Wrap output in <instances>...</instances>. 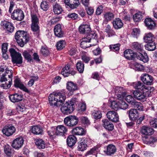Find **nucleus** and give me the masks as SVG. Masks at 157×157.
<instances>
[{"label":"nucleus","instance_id":"680f3d73","mask_svg":"<svg viewBox=\"0 0 157 157\" xmlns=\"http://www.w3.org/2000/svg\"><path fill=\"white\" fill-rule=\"evenodd\" d=\"M140 34L139 29L137 28H134L133 29L132 33V35L134 37H137Z\"/></svg>","mask_w":157,"mask_h":157},{"label":"nucleus","instance_id":"bb28decb","mask_svg":"<svg viewBox=\"0 0 157 157\" xmlns=\"http://www.w3.org/2000/svg\"><path fill=\"white\" fill-rule=\"evenodd\" d=\"M52 7L53 11L55 14L58 15L61 13L63 9L60 5L56 2L53 4Z\"/></svg>","mask_w":157,"mask_h":157},{"label":"nucleus","instance_id":"6e6d98bb","mask_svg":"<svg viewBox=\"0 0 157 157\" xmlns=\"http://www.w3.org/2000/svg\"><path fill=\"white\" fill-rule=\"evenodd\" d=\"M122 100H120L119 101L120 109L124 110L128 108V106L125 101H123Z\"/></svg>","mask_w":157,"mask_h":157},{"label":"nucleus","instance_id":"ea45409f","mask_svg":"<svg viewBox=\"0 0 157 157\" xmlns=\"http://www.w3.org/2000/svg\"><path fill=\"white\" fill-rule=\"evenodd\" d=\"M65 41L63 40H60L57 43L56 46L58 50H60L65 47Z\"/></svg>","mask_w":157,"mask_h":157},{"label":"nucleus","instance_id":"20e7f679","mask_svg":"<svg viewBox=\"0 0 157 157\" xmlns=\"http://www.w3.org/2000/svg\"><path fill=\"white\" fill-rule=\"evenodd\" d=\"M15 39L21 47H23L29 41V36L26 32L24 31H17L15 35Z\"/></svg>","mask_w":157,"mask_h":157},{"label":"nucleus","instance_id":"ddd939ff","mask_svg":"<svg viewBox=\"0 0 157 157\" xmlns=\"http://www.w3.org/2000/svg\"><path fill=\"white\" fill-rule=\"evenodd\" d=\"M24 140L22 136L16 138L14 140L11 144L12 146L14 148L18 149L21 147L24 144Z\"/></svg>","mask_w":157,"mask_h":157},{"label":"nucleus","instance_id":"2f4dec72","mask_svg":"<svg viewBox=\"0 0 157 157\" xmlns=\"http://www.w3.org/2000/svg\"><path fill=\"white\" fill-rule=\"evenodd\" d=\"M155 38L154 35L151 33L145 34L144 37V42L146 43L154 41Z\"/></svg>","mask_w":157,"mask_h":157},{"label":"nucleus","instance_id":"f03ea898","mask_svg":"<svg viewBox=\"0 0 157 157\" xmlns=\"http://www.w3.org/2000/svg\"><path fill=\"white\" fill-rule=\"evenodd\" d=\"M97 35L95 33H92L88 34L86 37L82 38L80 43V46L83 49H86L91 46L97 44L98 40L97 39Z\"/></svg>","mask_w":157,"mask_h":157},{"label":"nucleus","instance_id":"a18cd8bd","mask_svg":"<svg viewBox=\"0 0 157 157\" xmlns=\"http://www.w3.org/2000/svg\"><path fill=\"white\" fill-rule=\"evenodd\" d=\"M134 21L135 22H139L142 19V16L141 13L139 12L135 14L133 16Z\"/></svg>","mask_w":157,"mask_h":157},{"label":"nucleus","instance_id":"412c9836","mask_svg":"<svg viewBox=\"0 0 157 157\" xmlns=\"http://www.w3.org/2000/svg\"><path fill=\"white\" fill-rule=\"evenodd\" d=\"M102 121V125L106 129L109 131H111L113 129V124L112 123L109 122L107 119L103 120Z\"/></svg>","mask_w":157,"mask_h":157},{"label":"nucleus","instance_id":"f8f14e48","mask_svg":"<svg viewBox=\"0 0 157 157\" xmlns=\"http://www.w3.org/2000/svg\"><path fill=\"white\" fill-rule=\"evenodd\" d=\"M127 114L131 121H136L139 117V113L136 109H132L127 111Z\"/></svg>","mask_w":157,"mask_h":157},{"label":"nucleus","instance_id":"f3484780","mask_svg":"<svg viewBox=\"0 0 157 157\" xmlns=\"http://www.w3.org/2000/svg\"><path fill=\"white\" fill-rule=\"evenodd\" d=\"M79 31L82 34H90L91 29L90 25L88 24H82L79 27Z\"/></svg>","mask_w":157,"mask_h":157},{"label":"nucleus","instance_id":"39448f33","mask_svg":"<svg viewBox=\"0 0 157 157\" xmlns=\"http://www.w3.org/2000/svg\"><path fill=\"white\" fill-rule=\"evenodd\" d=\"M76 99L72 98L70 101L66 102L62 104L60 108L62 113L64 114L68 115L72 113L74 110L75 105Z\"/></svg>","mask_w":157,"mask_h":157},{"label":"nucleus","instance_id":"c85d7f7f","mask_svg":"<svg viewBox=\"0 0 157 157\" xmlns=\"http://www.w3.org/2000/svg\"><path fill=\"white\" fill-rule=\"evenodd\" d=\"M116 151V148L115 146L113 144H109L107 147L105 153L107 155H111L114 154Z\"/></svg>","mask_w":157,"mask_h":157},{"label":"nucleus","instance_id":"4d7b16f0","mask_svg":"<svg viewBox=\"0 0 157 157\" xmlns=\"http://www.w3.org/2000/svg\"><path fill=\"white\" fill-rule=\"evenodd\" d=\"M132 105V106L135 108L139 110H142L143 109V107L142 106V104L140 102L136 101L135 104Z\"/></svg>","mask_w":157,"mask_h":157},{"label":"nucleus","instance_id":"c03bdc74","mask_svg":"<svg viewBox=\"0 0 157 157\" xmlns=\"http://www.w3.org/2000/svg\"><path fill=\"white\" fill-rule=\"evenodd\" d=\"M40 7L43 11H46L49 8V3L46 1H43L40 3Z\"/></svg>","mask_w":157,"mask_h":157},{"label":"nucleus","instance_id":"c9c22d12","mask_svg":"<svg viewBox=\"0 0 157 157\" xmlns=\"http://www.w3.org/2000/svg\"><path fill=\"white\" fill-rule=\"evenodd\" d=\"M105 20L104 23L106 24L108 21L113 19L114 17L113 14L111 12H107L104 15Z\"/></svg>","mask_w":157,"mask_h":157},{"label":"nucleus","instance_id":"13d9d810","mask_svg":"<svg viewBox=\"0 0 157 157\" xmlns=\"http://www.w3.org/2000/svg\"><path fill=\"white\" fill-rule=\"evenodd\" d=\"M67 17L73 20H77L78 18V15L75 13H72L68 14Z\"/></svg>","mask_w":157,"mask_h":157},{"label":"nucleus","instance_id":"393cba45","mask_svg":"<svg viewBox=\"0 0 157 157\" xmlns=\"http://www.w3.org/2000/svg\"><path fill=\"white\" fill-rule=\"evenodd\" d=\"M56 135L63 136L67 132L66 128L63 125H58L56 127Z\"/></svg>","mask_w":157,"mask_h":157},{"label":"nucleus","instance_id":"8fccbe9b","mask_svg":"<svg viewBox=\"0 0 157 157\" xmlns=\"http://www.w3.org/2000/svg\"><path fill=\"white\" fill-rule=\"evenodd\" d=\"M82 123L85 126H87L90 124L89 120L87 117L82 116L80 117Z\"/></svg>","mask_w":157,"mask_h":157},{"label":"nucleus","instance_id":"6ab92c4d","mask_svg":"<svg viewBox=\"0 0 157 157\" xmlns=\"http://www.w3.org/2000/svg\"><path fill=\"white\" fill-rule=\"evenodd\" d=\"M1 25L4 29H6L7 31L10 33L13 32L14 30V28L13 25L6 21H2Z\"/></svg>","mask_w":157,"mask_h":157},{"label":"nucleus","instance_id":"7c9ffc66","mask_svg":"<svg viewBox=\"0 0 157 157\" xmlns=\"http://www.w3.org/2000/svg\"><path fill=\"white\" fill-rule=\"evenodd\" d=\"M77 139L74 135L69 136L67 140V144L69 147H71L74 145L76 143Z\"/></svg>","mask_w":157,"mask_h":157},{"label":"nucleus","instance_id":"69168bd1","mask_svg":"<svg viewBox=\"0 0 157 157\" xmlns=\"http://www.w3.org/2000/svg\"><path fill=\"white\" fill-rule=\"evenodd\" d=\"M121 14L122 15V17L124 20L125 21H129L130 20V16L127 13H121Z\"/></svg>","mask_w":157,"mask_h":157},{"label":"nucleus","instance_id":"a878e982","mask_svg":"<svg viewBox=\"0 0 157 157\" xmlns=\"http://www.w3.org/2000/svg\"><path fill=\"white\" fill-rule=\"evenodd\" d=\"M10 100L13 102H18L22 100V96L19 94H15L10 96Z\"/></svg>","mask_w":157,"mask_h":157},{"label":"nucleus","instance_id":"5fc2aeb1","mask_svg":"<svg viewBox=\"0 0 157 157\" xmlns=\"http://www.w3.org/2000/svg\"><path fill=\"white\" fill-rule=\"evenodd\" d=\"M40 53L44 56H47L49 55V52L47 48L42 47L40 51Z\"/></svg>","mask_w":157,"mask_h":157},{"label":"nucleus","instance_id":"6e6552de","mask_svg":"<svg viewBox=\"0 0 157 157\" xmlns=\"http://www.w3.org/2000/svg\"><path fill=\"white\" fill-rule=\"evenodd\" d=\"M0 79V86L3 89H7L10 88L12 83V78L7 79L6 74H3Z\"/></svg>","mask_w":157,"mask_h":157},{"label":"nucleus","instance_id":"4be33fe9","mask_svg":"<svg viewBox=\"0 0 157 157\" xmlns=\"http://www.w3.org/2000/svg\"><path fill=\"white\" fill-rule=\"evenodd\" d=\"M88 140H89L88 139L83 138L82 140L80 142L78 147L79 151H83L86 149Z\"/></svg>","mask_w":157,"mask_h":157},{"label":"nucleus","instance_id":"79ce46f5","mask_svg":"<svg viewBox=\"0 0 157 157\" xmlns=\"http://www.w3.org/2000/svg\"><path fill=\"white\" fill-rule=\"evenodd\" d=\"M80 3L78 0H73L70 2V3L67 5L70 8L75 9L80 5Z\"/></svg>","mask_w":157,"mask_h":157},{"label":"nucleus","instance_id":"f704fd0d","mask_svg":"<svg viewBox=\"0 0 157 157\" xmlns=\"http://www.w3.org/2000/svg\"><path fill=\"white\" fill-rule=\"evenodd\" d=\"M144 46L145 49L149 51H153L156 48V44L154 41L147 43Z\"/></svg>","mask_w":157,"mask_h":157},{"label":"nucleus","instance_id":"a19ab883","mask_svg":"<svg viewBox=\"0 0 157 157\" xmlns=\"http://www.w3.org/2000/svg\"><path fill=\"white\" fill-rule=\"evenodd\" d=\"M76 68L80 73H83L84 68V63L82 61H79L76 63Z\"/></svg>","mask_w":157,"mask_h":157},{"label":"nucleus","instance_id":"9d476101","mask_svg":"<svg viewBox=\"0 0 157 157\" xmlns=\"http://www.w3.org/2000/svg\"><path fill=\"white\" fill-rule=\"evenodd\" d=\"M11 18L13 20L21 21L24 17L23 11L20 9H17L14 10L11 14Z\"/></svg>","mask_w":157,"mask_h":157},{"label":"nucleus","instance_id":"0e129e2a","mask_svg":"<svg viewBox=\"0 0 157 157\" xmlns=\"http://www.w3.org/2000/svg\"><path fill=\"white\" fill-rule=\"evenodd\" d=\"M48 135L50 136H53L54 135H56V128L52 127L51 130L48 131Z\"/></svg>","mask_w":157,"mask_h":157},{"label":"nucleus","instance_id":"e433bc0d","mask_svg":"<svg viewBox=\"0 0 157 157\" xmlns=\"http://www.w3.org/2000/svg\"><path fill=\"white\" fill-rule=\"evenodd\" d=\"M143 140L144 143L148 145L153 144L155 141L154 137L151 136H145L143 138Z\"/></svg>","mask_w":157,"mask_h":157},{"label":"nucleus","instance_id":"49530a36","mask_svg":"<svg viewBox=\"0 0 157 157\" xmlns=\"http://www.w3.org/2000/svg\"><path fill=\"white\" fill-rule=\"evenodd\" d=\"M119 101H113L111 102L110 107L112 109L117 111L120 108Z\"/></svg>","mask_w":157,"mask_h":157},{"label":"nucleus","instance_id":"c756f323","mask_svg":"<svg viewBox=\"0 0 157 157\" xmlns=\"http://www.w3.org/2000/svg\"><path fill=\"white\" fill-rule=\"evenodd\" d=\"M113 24L114 28L117 29L122 28L123 24L121 20L119 18H115L113 21Z\"/></svg>","mask_w":157,"mask_h":157},{"label":"nucleus","instance_id":"2eb2a0df","mask_svg":"<svg viewBox=\"0 0 157 157\" xmlns=\"http://www.w3.org/2000/svg\"><path fill=\"white\" fill-rule=\"evenodd\" d=\"M106 115L108 119L113 122H116L119 121V116L116 112L113 111H108Z\"/></svg>","mask_w":157,"mask_h":157},{"label":"nucleus","instance_id":"603ef678","mask_svg":"<svg viewBox=\"0 0 157 157\" xmlns=\"http://www.w3.org/2000/svg\"><path fill=\"white\" fill-rule=\"evenodd\" d=\"M31 19L32 23H39V17L36 14H31Z\"/></svg>","mask_w":157,"mask_h":157},{"label":"nucleus","instance_id":"864d4df0","mask_svg":"<svg viewBox=\"0 0 157 157\" xmlns=\"http://www.w3.org/2000/svg\"><path fill=\"white\" fill-rule=\"evenodd\" d=\"M125 99L126 101L132 106L133 104H135L136 101L134 99L132 96L131 95H128L127 96Z\"/></svg>","mask_w":157,"mask_h":157},{"label":"nucleus","instance_id":"9b49d317","mask_svg":"<svg viewBox=\"0 0 157 157\" xmlns=\"http://www.w3.org/2000/svg\"><path fill=\"white\" fill-rule=\"evenodd\" d=\"M141 78L143 83L147 85L151 86L153 83V77L148 74L144 73L142 74Z\"/></svg>","mask_w":157,"mask_h":157},{"label":"nucleus","instance_id":"1a4fd4ad","mask_svg":"<svg viewBox=\"0 0 157 157\" xmlns=\"http://www.w3.org/2000/svg\"><path fill=\"white\" fill-rule=\"evenodd\" d=\"M16 129L15 127L10 123L6 125L2 129L3 133L6 136H9L14 133Z\"/></svg>","mask_w":157,"mask_h":157},{"label":"nucleus","instance_id":"4468645a","mask_svg":"<svg viewBox=\"0 0 157 157\" xmlns=\"http://www.w3.org/2000/svg\"><path fill=\"white\" fill-rule=\"evenodd\" d=\"M115 97L119 100L122 99L125 96L124 91L122 87H117L115 88Z\"/></svg>","mask_w":157,"mask_h":157},{"label":"nucleus","instance_id":"052dcab7","mask_svg":"<svg viewBox=\"0 0 157 157\" xmlns=\"http://www.w3.org/2000/svg\"><path fill=\"white\" fill-rule=\"evenodd\" d=\"M76 46H72L69 52L70 55L71 56L75 55L76 53Z\"/></svg>","mask_w":157,"mask_h":157},{"label":"nucleus","instance_id":"bf43d9fd","mask_svg":"<svg viewBox=\"0 0 157 157\" xmlns=\"http://www.w3.org/2000/svg\"><path fill=\"white\" fill-rule=\"evenodd\" d=\"M119 44H117L110 45V48L113 51H117L119 49Z\"/></svg>","mask_w":157,"mask_h":157},{"label":"nucleus","instance_id":"58836bf2","mask_svg":"<svg viewBox=\"0 0 157 157\" xmlns=\"http://www.w3.org/2000/svg\"><path fill=\"white\" fill-rule=\"evenodd\" d=\"M35 144L39 149H44L45 147V144L44 141L42 139L36 140Z\"/></svg>","mask_w":157,"mask_h":157},{"label":"nucleus","instance_id":"3c124183","mask_svg":"<svg viewBox=\"0 0 157 157\" xmlns=\"http://www.w3.org/2000/svg\"><path fill=\"white\" fill-rule=\"evenodd\" d=\"M4 151L5 154L9 157H10L12 155V150L11 147L9 145L5 146L4 148Z\"/></svg>","mask_w":157,"mask_h":157},{"label":"nucleus","instance_id":"cd10ccee","mask_svg":"<svg viewBox=\"0 0 157 157\" xmlns=\"http://www.w3.org/2000/svg\"><path fill=\"white\" fill-rule=\"evenodd\" d=\"M135 53L130 49L125 50L124 52V55L125 57L129 60L133 59L135 58Z\"/></svg>","mask_w":157,"mask_h":157},{"label":"nucleus","instance_id":"0eeeda50","mask_svg":"<svg viewBox=\"0 0 157 157\" xmlns=\"http://www.w3.org/2000/svg\"><path fill=\"white\" fill-rule=\"evenodd\" d=\"M78 121V118L75 116L70 115L64 118L65 124L68 126L73 127L76 125Z\"/></svg>","mask_w":157,"mask_h":157},{"label":"nucleus","instance_id":"37998d69","mask_svg":"<svg viewBox=\"0 0 157 157\" xmlns=\"http://www.w3.org/2000/svg\"><path fill=\"white\" fill-rule=\"evenodd\" d=\"M70 67L69 66H65L62 69L61 72V74L64 77H67L70 75Z\"/></svg>","mask_w":157,"mask_h":157},{"label":"nucleus","instance_id":"7ed1b4c3","mask_svg":"<svg viewBox=\"0 0 157 157\" xmlns=\"http://www.w3.org/2000/svg\"><path fill=\"white\" fill-rule=\"evenodd\" d=\"M66 99L65 95L64 93H55L50 94L48 97L49 103L51 105L58 106L61 105Z\"/></svg>","mask_w":157,"mask_h":157},{"label":"nucleus","instance_id":"de8ad7c7","mask_svg":"<svg viewBox=\"0 0 157 157\" xmlns=\"http://www.w3.org/2000/svg\"><path fill=\"white\" fill-rule=\"evenodd\" d=\"M23 55L25 58L27 60L28 62H33V60L32 59L31 56L27 51H24L23 52Z\"/></svg>","mask_w":157,"mask_h":157},{"label":"nucleus","instance_id":"774afa93","mask_svg":"<svg viewBox=\"0 0 157 157\" xmlns=\"http://www.w3.org/2000/svg\"><path fill=\"white\" fill-rule=\"evenodd\" d=\"M134 66L136 68L135 69L136 70L141 71L143 69V66L137 63H134Z\"/></svg>","mask_w":157,"mask_h":157},{"label":"nucleus","instance_id":"5701e85b","mask_svg":"<svg viewBox=\"0 0 157 157\" xmlns=\"http://www.w3.org/2000/svg\"><path fill=\"white\" fill-rule=\"evenodd\" d=\"M141 132L144 135L150 136L153 133L154 130L150 127L144 126L141 128Z\"/></svg>","mask_w":157,"mask_h":157},{"label":"nucleus","instance_id":"a211bd4d","mask_svg":"<svg viewBox=\"0 0 157 157\" xmlns=\"http://www.w3.org/2000/svg\"><path fill=\"white\" fill-rule=\"evenodd\" d=\"M145 26L150 30L154 29L156 27V23L151 18H146L144 21Z\"/></svg>","mask_w":157,"mask_h":157},{"label":"nucleus","instance_id":"f257e3e1","mask_svg":"<svg viewBox=\"0 0 157 157\" xmlns=\"http://www.w3.org/2000/svg\"><path fill=\"white\" fill-rule=\"evenodd\" d=\"M132 85L137 89L133 91L132 94L134 98L141 101H146L149 91L144 83L140 81H137L132 83Z\"/></svg>","mask_w":157,"mask_h":157},{"label":"nucleus","instance_id":"72a5a7b5","mask_svg":"<svg viewBox=\"0 0 157 157\" xmlns=\"http://www.w3.org/2000/svg\"><path fill=\"white\" fill-rule=\"evenodd\" d=\"M67 88L70 91L72 92L78 89L77 84L71 81L67 82Z\"/></svg>","mask_w":157,"mask_h":157},{"label":"nucleus","instance_id":"aec40b11","mask_svg":"<svg viewBox=\"0 0 157 157\" xmlns=\"http://www.w3.org/2000/svg\"><path fill=\"white\" fill-rule=\"evenodd\" d=\"M4 68L2 66L0 67V75L1 77L2 76L3 74L6 75V77L8 78H11L13 76V72L12 71L8 70L7 68Z\"/></svg>","mask_w":157,"mask_h":157},{"label":"nucleus","instance_id":"338daca9","mask_svg":"<svg viewBox=\"0 0 157 157\" xmlns=\"http://www.w3.org/2000/svg\"><path fill=\"white\" fill-rule=\"evenodd\" d=\"M141 58V61L144 63L147 62L148 61V58L146 53H144L143 54H142Z\"/></svg>","mask_w":157,"mask_h":157},{"label":"nucleus","instance_id":"423d86ee","mask_svg":"<svg viewBox=\"0 0 157 157\" xmlns=\"http://www.w3.org/2000/svg\"><path fill=\"white\" fill-rule=\"evenodd\" d=\"M12 57V60L13 63L21 64L22 63V58L21 54L17 52L15 50L11 48L9 50Z\"/></svg>","mask_w":157,"mask_h":157},{"label":"nucleus","instance_id":"e2e57ef3","mask_svg":"<svg viewBox=\"0 0 157 157\" xmlns=\"http://www.w3.org/2000/svg\"><path fill=\"white\" fill-rule=\"evenodd\" d=\"M150 124L152 127L157 128V119L153 118L150 121Z\"/></svg>","mask_w":157,"mask_h":157},{"label":"nucleus","instance_id":"09e8293b","mask_svg":"<svg viewBox=\"0 0 157 157\" xmlns=\"http://www.w3.org/2000/svg\"><path fill=\"white\" fill-rule=\"evenodd\" d=\"M39 23H32L31 29L32 31L38 33L40 32V27L38 25Z\"/></svg>","mask_w":157,"mask_h":157},{"label":"nucleus","instance_id":"4c0bfd02","mask_svg":"<svg viewBox=\"0 0 157 157\" xmlns=\"http://www.w3.org/2000/svg\"><path fill=\"white\" fill-rule=\"evenodd\" d=\"M132 48L136 51L139 52L142 51L143 48V45L141 44H139L138 42H134L132 46Z\"/></svg>","mask_w":157,"mask_h":157},{"label":"nucleus","instance_id":"dca6fc26","mask_svg":"<svg viewBox=\"0 0 157 157\" xmlns=\"http://www.w3.org/2000/svg\"><path fill=\"white\" fill-rule=\"evenodd\" d=\"M54 31L55 35L59 38H61L64 36V31L60 24H58L55 26Z\"/></svg>","mask_w":157,"mask_h":157},{"label":"nucleus","instance_id":"b1692460","mask_svg":"<svg viewBox=\"0 0 157 157\" xmlns=\"http://www.w3.org/2000/svg\"><path fill=\"white\" fill-rule=\"evenodd\" d=\"M72 132L74 135L82 136L85 134L86 131L81 127H78L73 129Z\"/></svg>","mask_w":157,"mask_h":157},{"label":"nucleus","instance_id":"473e14b6","mask_svg":"<svg viewBox=\"0 0 157 157\" xmlns=\"http://www.w3.org/2000/svg\"><path fill=\"white\" fill-rule=\"evenodd\" d=\"M31 130L32 133L35 134L42 135L43 134V129L40 126H34L32 127Z\"/></svg>","mask_w":157,"mask_h":157}]
</instances>
